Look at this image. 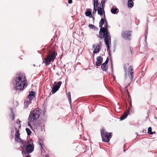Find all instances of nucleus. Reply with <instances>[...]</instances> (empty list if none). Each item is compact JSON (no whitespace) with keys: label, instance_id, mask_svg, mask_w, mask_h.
Masks as SVG:
<instances>
[{"label":"nucleus","instance_id":"obj_8","mask_svg":"<svg viewBox=\"0 0 157 157\" xmlns=\"http://www.w3.org/2000/svg\"><path fill=\"white\" fill-rule=\"evenodd\" d=\"M20 142L21 143V145L20 146V148H21L22 154L24 155V153H25V154H26L25 152L24 151L25 148V147H26L27 145L29 144V142L28 140L25 141L22 140Z\"/></svg>","mask_w":157,"mask_h":157},{"label":"nucleus","instance_id":"obj_15","mask_svg":"<svg viewBox=\"0 0 157 157\" xmlns=\"http://www.w3.org/2000/svg\"><path fill=\"white\" fill-rule=\"evenodd\" d=\"M129 110H127L120 117V119L121 120H123L126 118L129 114Z\"/></svg>","mask_w":157,"mask_h":157},{"label":"nucleus","instance_id":"obj_14","mask_svg":"<svg viewBox=\"0 0 157 157\" xmlns=\"http://www.w3.org/2000/svg\"><path fill=\"white\" fill-rule=\"evenodd\" d=\"M102 58L100 56H98L97 58V61L96 63V65L97 66H100L102 63Z\"/></svg>","mask_w":157,"mask_h":157},{"label":"nucleus","instance_id":"obj_20","mask_svg":"<svg viewBox=\"0 0 157 157\" xmlns=\"http://www.w3.org/2000/svg\"><path fill=\"white\" fill-rule=\"evenodd\" d=\"M128 5L129 7H132L133 6V2L132 0H128Z\"/></svg>","mask_w":157,"mask_h":157},{"label":"nucleus","instance_id":"obj_4","mask_svg":"<svg viewBox=\"0 0 157 157\" xmlns=\"http://www.w3.org/2000/svg\"><path fill=\"white\" fill-rule=\"evenodd\" d=\"M41 113V110L39 109H35L31 111L29 115L28 120L29 122H33L36 120Z\"/></svg>","mask_w":157,"mask_h":157},{"label":"nucleus","instance_id":"obj_36","mask_svg":"<svg viewBox=\"0 0 157 157\" xmlns=\"http://www.w3.org/2000/svg\"><path fill=\"white\" fill-rule=\"evenodd\" d=\"M129 50L130 52V53L132 54V52L133 51L132 49L131 48V47H130L129 49Z\"/></svg>","mask_w":157,"mask_h":157},{"label":"nucleus","instance_id":"obj_32","mask_svg":"<svg viewBox=\"0 0 157 157\" xmlns=\"http://www.w3.org/2000/svg\"><path fill=\"white\" fill-rule=\"evenodd\" d=\"M108 61H109V58L108 57H107L106 60H105V62L103 64L107 65Z\"/></svg>","mask_w":157,"mask_h":157},{"label":"nucleus","instance_id":"obj_43","mask_svg":"<svg viewBox=\"0 0 157 157\" xmlns=\"http://www.w3.org/2000/svg\"><path fill=\"white\" fill-rule=\"evenodd\" d=\"M20 148H19V149L20 150Z\"/></svg>","mask_w":157,"mask_h":157},{"label":"nucleus","instance_id":"obj_29","mask_svg":"<svg viewBox=\"0 0 157 157\" xmlns=\"http://www.w3.org/2000/svg\"><path fill=\"white\" fill-rule=\"evenodd\" d=\"M129 84H128V85L127 86V87H126V88L127 87L129 86ZM125 91L126 92V93H125V95L126 96H129L130 95L129 92L128 91V89H126L125 90Z\"/></svg>","mask_w":157,"mask_h":157},{"label":"nucleus","instance_id":"obj_24","mask_svg":"<svg viewBox=\"0 0 157 157\" xmlns=\"http://www.w3.org/2000/svg\"><path fill=\"white\" fill-rule=\"evenodd\" d=\"M118 10V9L117 8H112L111 10V11L113 14H115L117 11Z\"/></svg>","mask_w":157,"mask_h":157},{"label":"nucleus","instance_id":"obj_22","mask_svg":"<svg viewBox=\"0 0 157 157\" xmlns=\"http://www.w3.org/2000/svg\"><path fill=\"white\" fill-rule=\"evenodd\" d=\"M10 117L13 120H14L15 115V114L13 113L12 109L11 110V114L10 115Z\"/></svg>","mask_w":157,"mask_h":157},{"label":"nucleus","instance_id":"obj_42","mask_svg":"<svg viewBox=\"0 0 157 157\" xmlns=\"http://www.w3.org/2000/svg\"><path fill=\"white\" fill-rule=\"evenodd\" d=\"M153 132V134H154H154H155V132Z\"/></svg>","mask_w":157,"mask_h":157},{"label":"nucleus","instance_id":"obj_1","mask_svg":"<svg viewBox=\"0 0 157 157\" xmlns=\"http://www.w3.org/2000/svg\"><path fill=\"white\" fill-rule=\"evenodd\" d=\"M14 81L16 90H23L25 86L27 84V82L26 78L22 74L17 75Z\"/></svg>","mask_w":157,"mask_h":157},{"label":"nucleus","instance_id":"obj_27","mask_svg":"<svg viewBox=\"0 0 157 157\" xmlns=\"http://www.w3.org/2000/svg\"><path fill=\"white\" fill-rule=\"evenodd\" d=\"M67 96L70 103L71 102V96L70 92H68L67 94Z\"/></svg>","mask_w":157,"mask_h":157},{"label":"nucleus","instance_id":"obj_34","mask_svg":"<svg viewBox=\"0 0 157 157\" xmlns=\"http://www.w3.org/2000/svg\"><path fill=\"white\" fill-rule=\"evenodd\" d=\"M38 144H39V145L40 146L41 148L42 149L43 148V147L42 146V144L40 140L39 141Z\"/></svg>","mask_w":157,"mask_h":157},{"label":"nucleus","instance_id":"obj_28","mask_svg":"<svg viewBox=\"0 0 157 157\" xmlns=\"http://www.w3.org/2000/svg\"><path fill=\"white\" fill-rule=\"evenodd\" d=\"M152 128L151 127H149L148 128V133L150 134H153V133L151 131Z\"/></svg>","mask_w":157,"mask_h":157},{"label":"nucleus","instance_id":"obj_11","mask_svg":"<svg viewBox=\"0 0 157 157\" xmlns=\"http://www.w3.org/2000/svg\"><path fill=\"white\" fill-rule=\"evenodd\" d=\"M26 151L27 153H30L32 152L34 150V145L32 144H29L25 147Z\"/></svg>","mask_w":157,"mask_h":157},{"label":"nucleus","instance_id":"obj_13","mask_svg":"<svg viewBox=\"0 0 157 157\" xmlns=\"http://www.w3.org/2000/svg\"><path fill=\"white\" fill-rule=\"evenodd\" d=\"M93 47L94 48L93 53H98L101 49L100 46V45L98 44L94 45H93Z\"/></svg>","mask_w":157,"mask_h":157},{"label":"nucleus","instance_id":"obj_9","mask_svg":"<svg viewBox=\"0 0 157 157\" xmlns=\"http://www.w3.org/2000/svg\"><path fill=\"white\" fill-rule=\"evenodd\" d=\"M62 84V82L60 81H59L57 83H55V84L52 88L51 91L52 94L55 93L59 89Z\"/></svg>","mask_w":157,"mask_h":157},{"label":"nucleus","instance_id":"obj_3","mask_svg":"<svg viewBox=\"0 0 157 157\" xmlns=\"http://www.w3.org/2000/svg\"><path fill=\"white\" fill-rule=\"evenodd\" d=\"M57 53L56 52V49L54 48H52L51 50H49L46 58L45 59V61H43L46 66L50 64L51 62H53L54 60Z\"/></svg>","mask_w":157,"mask_h":157},{"label":"nucleus","instance_id":"obj_26","mask_svg":"<svg viewBox=\"0 0 157 157\" xmlns=\"http://www.w3.org/2000/svg\"><path fill=\"white\" fill-rule=\"evenodd\" d=\"M26 131L27 132V134L28 135H31L32 132H31V131L30 130L29 128H26Z\"/></svg>","mask_w":157,"mask_h":157},{"label":"nucleus","instance_id":"obj_38","mask_svg":"<svg viewBox=\"0 0 157 157\" xmlns=\"http://www.w3.org/2000/svg\"><path fill=\"white\" fill-rule=\"evenodd\" d=\"M124 68L125 71H126L127 69V67H126V66H124Z\"/></svg>","mask_w":157,"mask_h":157},{"label":"nucleus","instance_id":"obj_25","mask_svg":"<svg viewBox=\"0 0 157 157\" xmlns=\"http://www.w3.org/2000/svg\"><path fill=\"white\" fill-rule=\"evenodd\" d=\"M105 1H102L100 4V7L101 8H104V6H105Z\"/></svg>","mask_w":157,"mask_h":157},{"label":"nucleus","instance_id":"obj_16","mask_svg":"<svg viewBox=\"0 0 157 157\" xmlns=\"http://www.w3.org/2000/svg\"><path fill=\"white\" fill-rule=\"evenodd\" d=\"M35 94V92L33 91H30L29 92V94L27 96V97L33 99L35 97L34 95Z\"/></svg>","mask_w":157,"mask_h":157},{"label":"nucleus","instance_id":"obj_31","mask_svg":"<svg viewBox=\"0 0 157 157\" xmlns=\"http://www.w3.org/2000/svg\"><path fill=\"white\" fill-rule=\"evenodd\" d=\"M97 7L94 6V9H93V14L95 13H96V12L97 11Z\"/></svg>","mask_w":157,"mask_h":157},{"label":"nucleus","instance_id":"obj_10","mask_svg":"<svg viewBox=\"0 0 157 157\" xmlns=\"http://www.w3.org/2000/svg\"><path fill=\"white\" fill-rule=\"evenodd\" d=\"M133 69L132 65L130 66L128 68V73L131 80L132 81L133 78Z\"/></svg>","mask_w":157,"mask_h":157},{"label":"nucleus","instance_id":"obj_35","mask_svg":"<svg viewBox=\"0 0 157 157\" xmlns=\"http://www.w3.org/2000/svg\"><path fill=\"white\" fill-rule=\"evenodd\" d=\"M89 27L90 28H93L94 27V25L90 24L89 25Z\"/></svg>","mask_w":157,"mask_h":157},{"label":"nucleus","instance_id":"obj_19","mask_svg":"<svg viewBox=\"0 0 157 157\" xmlns=\"http://www.w3.org/2000/svg\"><path fill=\"white\" fill-rule=\"evenodd\" d=\"M101 67L103 71H106L107 70L108 67L107 65L102 64L101 66Z\"/></svg>","mask_w":157,"mask_h":157},{"label":"nucleus","instance_id":"obj_23","mask_svg":"<svg viewBox=\"0 0 157 157\" xmlns=\"http://www.w3.org/2000/svg\"><path fill=\"white\" fill-rule=\"evenodd\" d=\"M99 0H94V6L97 7L99 5L98 2Z\"/></svg>","mask_w":157,"mask_h":157},{"label":"nucleus","instance_id":"obj_5","mask_svg":"<svg viewBox=\"0 0 157 157\" xmlns=\"http://www.w3.org/2000/svg\"><path fill=\"white\" fill-rule=\"evenodd\" d=\"M21 121L17 120L16 121V124L15 127V140L17 142H20L22 140L20 138V134L19 133V129H21V127L20 123Z\"/></svg>","mask_w":157,"mask_h":157},{"label":"nucleus","instance_id":"obj_39","mask_svg":"<svg viewBox=\"0 0 157 157\" xmlns=\"http://www.w3.org/2000/svg\"><path fill=\"white\" fill-rule=\"evenodd\" d=\"M25 157H31L29 155H26Z\"/></svg>","mask_w":157,"mask_h":157},{"label":"nucleus","instance_id":"obj_2","mask_svg":"<svg viewBox=\"0 0 157 157\" xmlns=\"http://www.w3.org/2000/svg\"><path fill=\"white\" fill-rule=\"evenodd\" d=\"M108 25L105 24V27H101L100 28V31L103 33L104 40L105 42V44L107 47V51L109 50V44H111V37L110 34L108 31Z\"/></svg>","mask_w":157,"mask_h":157},{"label":"nucleus","instance_id":"obj_12","mask_svg":"<svg viewBox=\"0 0 157 157\" xmlns=\"http://www.w3.org/2000/svg\"><path fill=\"white\" fill-rule=\"evenodd\" d=\"M32 99L26 97V99L25 100L24 102V108L25 109H27L28 105L30 104L32 102L31 101Z\"/></svg>","mask_w":157,"mask_h":157},{"label":"nucleus","instance_id":"obj_7","mask_svg":"<svg viewBox=\"0 0 157 157\" xmlns=\"http://www.w3.org/2000/svg\"><path fill=\"white\" fill-rule=\"evenodd\" d=\"M132 31L131 30H125L123 31L121 33L122 37L124 40H130L131 39V33Z\"/></svg>","mask_w":157,"mask_h":157},{"label":"nucleus","instance_id":"obj_33","mask_svg":"<svg viewBox=\"0 0 157 157\" xmlns=\"http://www.w3.org/2000/svg\"><path fill=\"white\" fill-rule=\"evenodd\" d=\"M128 101L129 102H131V98L130 95L128 96Z\"/></svg>","mask_w":157,"mask_h":157},{"label":"nucleus","instance_id":"obj_18","mask_svg":"<svg viewBox=\"0 0 157 157\" xmlns=\"http://www.w3.org/2000/svg\"><path fill=\"white\" fill-rule=\"evenodd\" d=\"M103 12H104V13H105L104 8H101V7L98 8V13L99 15H102Z\"/></svg>","mask_w":157,"mask_h":157},{"label":"nucleus","instance_id":"obj_37","mask_svg":"<svg viewBox=\"0 0 157 157\" xmlns=\"http://www.w3.org/2000/svg\"><path fill=\"white\" fill-rule=\"evenodd\" d=\"M72 0H68V2L69 4H71L72 3Z\"/></svg>","mask_w":157,"mask_h":157},{"label":"nucleus","instance_id":"obj_17","mask_svg":"<svg viewBox=\"0 0 157 157\" xmlns=\"http://www.w3.org/2000/svg\"><path fill=\"white\" fill-rule=\"evenodd\" d=\"M91 10L90 9H87V11L85 13V15L86 16L89 17H92V16L91 15L92 13L91 11Z\"/></svg>","mask_w":157,"mask_h":157},{"label":"nucleus","instance_id":"obj_21","mask_svg":"<svg viewBox=\"0 0 157 157\" xmlns=\"http://www.w3.org/2000/svg\"><path fill=\"white\" fill-rule=\"evenodd\" d=\"M104 23V20L103 18H101L99 22V26L100 28H101L102 27L103 24Z\"/></svg>","mask_w":157,"mask_h":157},{"label":"nucleus","instance_id":"obj_40","mask_svg":"<svg viewBox=\"0 0 157 157\" xmlns=\"http://www.w3.org/2000/svg\"><path fill=\"white\" fill-rule=\"evenodd\" d=\"M105 24H108V23L107 21H106V20H105Z\"/></svg>","mask_w":157,"mask_h":157},{"label":"nucleus","instance_id":"obj_41","mask_svg":"<svg viewBox=\"0 0 157 157\" xmlns=\"http://www.w3.org/2000/svg\"><path fill=\"white\" fill-rule=\"evenodd\" d=\"M26 153V154H25V153H24V155H26V154H27V152H25Z\"/></svg>","mask_w":157,"mask_h":157},{"label":"nucleus","instance_id":"obj_6","mask_svg":"<svg viewBox=\"0 0 157 157\" xmlns=\"http://www.w3.org/2000/svg\"><path fill=\"white\" fill-rule=\"evenodd\" d=\"M101 134L103 141L108 142L111 138V133L107 132L104 128H103L101 131Z\"/></svg>","mask_w":157,"mask_h":157},{"label":"nucleus","instance_id":"obj_30","mask_svg":"<svg viewBox=\"0 0 157 157\" xmlns=\"http://www.w3.org/2000/svg\"><path fill=\"white\" fill-rule=\"evenodd\" d=\"M101 33H102L101 32V31H100V30L99 32V36H98L100 38H101V39H102L103 37V36L101 34Z\"/></svg>","mask_w":157,"mask_h":157}]
</instances>
